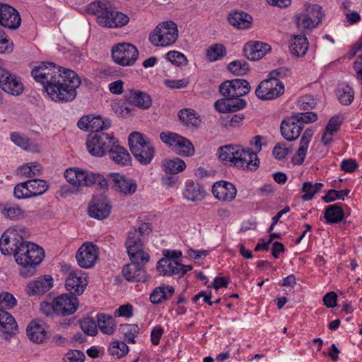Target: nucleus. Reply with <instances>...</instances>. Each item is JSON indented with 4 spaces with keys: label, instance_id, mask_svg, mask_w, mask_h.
Instances as JSON below:
<instances>
[{
    "label": "nucleus",
    "instance_id": "1",
    "mask_svg": "<svg viewBox=\"0 0 362 362\" xmlns=\"http://www.w3.org/2000/svg\"><path fill=\"white\" fill-rule=\"evenodd\" d=\"M31 75L40 83L52 100L58 102L73 100L81 79L72 70L64 69L54 63L42 62L33 66Z\"/></svg>",
    "mask_w": 362,
    "mask_h": 362
},
{
    "label": "nucleus",
    "instance_id": "2",
    "mask_svg": "<svg viewBox=\"0 0 362 362\" xmlns=\"http://www.w3.org/2000/svg\"><path fill=\"white\" fill-rule=\"evenodd\" d=\"M218 158L224 163H231L233 166L250 170H256L259 160L256 152L245 150L238 145H226L218 149Z\"/></svg>",
    "mask_w": 362,
    "mask_h": 362
},
{
    "label": "nucleus",
    "instance_id": "3",
    "mask_svg": "<svg viewBox=\"0 0 362 362\" xmlns=\"http://www.w3.org/2000/svg\"><path fill=\"white\" fill-rule=\"evenodd\" d=\"M64 177L68 182L74 186L87 187L95 185L101 189H107L108 181L101 174L71 168L66 170Z\"/></svg>",
    "mask_w": 362,
    "mask_h": 362
},
{
    "label": "nucleus",
    "instance_id": "4",
    "mask_svg": "<svg viewBox=\"0 0 362 362\" xmlns=\"http://www.w3.org/2000/svg\"><path fill=\"white\" fill-rule=\"evenodd\" d=\"M129 144L132 153L141 165H148L151 162L155 156V150L143 134L137 132L131 133Z\"/></svg>",
    "mask_w": 362,
    "mask_h": 362
},
{
    "label": "nucleus",
    "instance_id": "5",
    "mask_svg": "<svg viewBox=\"0 0 362 362\" xmlns=\"http://www.w3.org/2000/svg\"><path fill=\"white\" fill-rule=\"evenodd\" d=\"M118 141L112 134L104 132L90 134L86 139V146L90 155L95 157H103L109 153L111 147Z\"/></svg>",
    "mask_w": 362,
    "mask_h": 362
},
{
    "label": "nucleus",
    "instance_id": "6",
    "mask_svg": "<svg viewBox=\"0 0 362 362\" xmlns=\"http://www.w3.org/2000/svg\"><path fill=\"white\" fill-rule=\"evenodd\" d=\"M177 37V26L170 21L160 23L149 35L150 42L155 46L160 47L173 45Z\"/></svg>",
    "mask_w": 362,
    "mask_h": 362
},
{
    "label": "nucleus",
    "instance_id": "7",
    "mask_svg": "<svg viewBox=\"0 0 362 362\" xmlns=\"http://www.w3.org/2000/svg\"><path fill=\"white\" fill-rule=\"evenodd\" d=\"M44 257V251L35 243L23 241L20 244L15 260L23 267H33L40 264Z\"/></svg>",
    "mask_w": 362,
    "mask_h": 362
},
{
    "label": "nucleus",
    "instance_id": "8",
    "mask_svg": "<svg viewBox=\"0 0 362 362\" xmlns=\"http://www.w3.org/2000/svg\"><path fill=\"white\" fill-rule=\"evenodd\" d=\"M324 16L321 6L308 4L302 12L296 16V23L299 30L306 33L316 28Z\"/></svg>",
    "mask_w": 362,
    "mask_h": 362
},
{
    "label": "nucleus",
    "instance_id": "9",
    "mask_svg": "<svg viewBox=\"0 0 362 362\" xmlns=\"http://www.w3.org/2000/svg\"><path fill=\"white\" fill-rule=\"evenodd\" d=\"M284 93V85L280 80L267 78L257 86L255 95L262 100H271L280 97Z\"/></svg>",
    "mask_w": 362,
    "mask_h": 362
},
{
    "label": "nucleus",
    "instance_id": "10",
    "mask_svg": "<svg viewBox=\"0 0 362 362\" xmlns=\"http://www.w3.org/2000/svg\"><path fill=\"white\" fill-rule=\"evenodd\" d=\"M139 52L135 46L129 43H121L112 48V57L121 66H132L136 61Z\"/></svg>",
    "mask_w": 362,
    "mask_h": 362
},
{
    "label": "nucleus",
    "instance_id": "11",
    "mask_svg": "<svg viewBox=\"0 0 362 362\" xmlns=\"http://www.w3.org/2000/svg\"><path fill=\"white\" fill-rule=\"evenodd\" d=\"M251 87L245 79H233L223 82L219 86V92L223 97L241 98L250 91Z\"/></svg>",
    "mask_w": 362,
    "mask_h": 362
},
{
    "label": "nucleus",
    "instance_id": "12",
    "mask_svg": "<svg viewBox=\"0 0 362 362\" xmlns=\"http://www.w3.org/2000/svg\"><path fill=\"white\" fill-rule=\"evenodd\" d=\"M23 238L18 234L16 228H8L0 238V250L4 255H10L17 253L20 244L23 243Z\"/></svg>",
    "mask_w": 362,
    "mask_h": 362
},
{
    "label": "nucleus",
    "instance_id": "13",
    "mask_svg": "<svg viewBox=\"0 0 362 362\" xmlns=\"http://www.w3.org/2000/svg\"><path fill=\"white\" fill-rule=\"evenodd\" d=\"M112 210L110 200L103 194L93 196L88 204V212L90 217L103 220L109 216Z\"/></svg>",
    "mask_w": 362,
    "mask_h": 362
},
{
    "label": "nucleus",
    "instance_id": "14",
    "mask_svg": "<svg viewBox=\"0 0 362 362\" xmlns=\"http://www.w3.org/2000/svg\"><path fill=\"white\" fill-rule=\"evenodd\" d=\"M108 177L111 188L116 192L124 196H131L136 192L138 186L134 180L119 173H110Z\"/></svg>",
    "mask_w": 362,
    "mask_h": 362
},
{
    "label": "nucleus",
    "instance_id": "15",
    "mask_svg": "<svg viewBox=\"0 0 362 362\" xmlns=\"http://www.w3.org/2000/svg\"><path fill=\"white\" fill-rule=\"evenodd\" d=\"M78 306V298L67 293L55 298L52 303L53 311L62 316L74 314L77 310Z\"/></svg>",
    "mask_w": 362,
    "mask_h": 362
},
{
    "label": "nucleus",
    "instance_id": "16",
    "mask_svg": "<svg viewBox=\"0 0 362 362\" xmlns=\"http://www.w3.org/2000/svg\"><path fill=\"white\" fill-rule=\"evenodd\" d=\"M21 18L18 11L8 4L0 3V25L11 30L21 25Z\"/></svg>",
    "mask_w": 362,
    "mask_h": 362
},
{
    "label": "nucleus",
    "instance_id": "17",
    "mask_svg": "<svg viewBox=\"0 0 362 362\" xmlns=\"http://www.w3.org/2000/svg\"><path fill=\"white\" fill-rule=\"evenodd\" d=\"M76 258L81 267H92L98 259V250L96 246L92 243H85L78 250Z\"/></svg>",
    "mask_w": 362,
    "mask_h": 362
},
{
    "label": "nucleus",
    "instance_id": "18",
    "mask_svg": "<svg viewBox=\"0 0 362 362\" xmlns=\"http://www.w3.org/2000/svg\"><path fill=\"white\" fill-rule=\"evenodd\" d=\"M78 127L84 131L90 132V134L103 132L110 127V121H104L100 116L87 115L82 117L77 123Z\"/></svg>",
    "mask_w": 362,
    "mask_h": 362
},
{
    "label": "nucleus",
    "instance_id": "19",
    "mask_svg": "<svg viewBox=\"0 0 362 362\" xmlns=\"http://www.w3.org/2000/svg\"><path fill=\"white\" fill-rule=\"evenodd\" d=\"M150 231V225L148 223H143L137 229L129 231L125 243L127 253L144 249L141 238L144 233H148Z\"/></svg>",
    "mask_w": 362,
    "mask_h": 362
},
{
    "label": "nucleus",
    "instance_id": "20",
    "mask_svg": "<svg viewBox=\"0 0 362 362\" xmlns=\"http://www.w3.org/2000/svg\"><path fill=\"white\" fill-rule=\"evenodd\" d=\"M303 129L302 124L299 123L298 118L293 116L283 120L281 124V135L288 141L297 139Z\"/></svg>",
    "mask_w": 362,
    "mask_h": 362
},
{
    "label": "nucleus",
    "instance_id": "21",
    "mask_svg": "<svg viewBox=\"0 0 362 362\" xmlns=\"http://www.w3.org/2000/svg\"><path fill=\"white\" fill-rule=\"evenodd\" d=\"M212 192L220 201L231 202L236 197L237 189L233 184L221 180L214 184Z\"/></svg>",
    "mask_w": 362,
    "mask_h": 362
},
{
    "label": "nucleus",
    "instance_id": "22",
    "mask_svg": "<svg viewBox=\"0 0 362 362\" xmlns=\"http://www.w3.org/2000/svg\"><path fill=\"white\" fill-rule=\"evenodd\" d=\"M26 334L35 344H42L47 338L45 324L40 320H32L27 326Z\"/></svg>",
    "mask_w": 362,
    "mask_h": 362
},
{
    "label": "nucleus",
    "instance_id": "23",
    "mask_svg": "<svg viewBox=\"0 0 362 362\" xmlns=\"http://www.w3.org/2000/svg\"><path fill=\"white\" fill-rule=\"evenodd\" d=\"M270 49L268 44L252 41L245 44L243 54L249 60L256 61L262 59Z\"/></svg>",
    "mask_w": 362,
    "mask_h": 362
},
{
    "label": "nucleus",
    "instance_id": "24",
    "mask_svg": "<svg viewBox=\"0 0 362 362\" xmlns=\"http://www.w3.org/2000/svg\"><path fill=\"white\" fill-rule=\"evenodd\" d=\"M53 279L49 275L41 276L35 281L29 282L26 286V291L28 296H34L42 295L48 291L53 286Z\"/></svg>",
    "mask_w": 362,
    "mask_h": 362
},
{
    "label": "nucleus",
    "instance_id": "25",
    "mask_svg": "<svg viewBox=\"0 0 362 362\" xmlns=\"http://www.w3.org/2000/svg\"><path fill=\"white\" fill-rule=\"evenodd\" d=\"M0 329L6 340L18 333V325L14 317L8 312L0 309Z\"/></svg>",
    "mask_w": 362,
    "mask_h": 362
},
{
    "label": "nucleus",
    "instance_id": "26",
    "mask_svg": "<svg viewBox=\"0 0 362 362\" xmlns=\"http://www.w3.org/2000/svg\"><path fill=\"white\" fill-rule=\"evenodd\" d=\"M87 286V281L85 277L78 275L74 272L69 273L65 282L66 289L71 296L81 295Z\"/></svg>",
    "mask_w": 362,
    "mask_h": 362
},
{
    "label": "nucleus",
    "instance_id": "27",
    "mask_svg": "<svg viewBox=\"0 0 362 362\" xmlns=\"http://www.w3.org/2000/svg\"><path fill=\"white\" fill-rule=\"evenodd\" d=\"M122 274L127 281L131 282H146L149 278L144 267L131 263L123 267Z\"/></svg>",
    "mask_w": 362,
    "mask_h": 362
},
{
    "label": "nucleus",
    "instance_id": "28",
    "mask_svg": "<svg viewBox=\"0 0 362 362\" xmlns=\"http://www.w3.org/2000/svg\"><path fill=\"white\" fill-rule=\"evenodd\" d=\"M313 131L307 129L303 134L300 141V146L296 153L292 158V162L294 165H301L305 160L309 143L313 137Z\"/></svg>",
    "mask_w": 362,
    "mask_h": 362
},
{
    "label": "nucleus",
    "instance_id": "29",
    "mask_svg": "<svg viewBox=\"0 0 362 362\" xmlns=\"http://www.w3.org/2000/svg\"><path fill=\"white\" fill-rule=\"evenodd\" d=\"M342 121L341 115H334L329 120L321 139L324 145L327 146L332 141V136L339 130Z\"/></svg>",
    "mask_w": 362,
    "mask_h": 362
},
{
    "label": "nucleus",
    "instance_id": "30",
    "mask_svg": "<svg viewBox=\"0 0 362 362\" xmlns=\"http://www.w3.org/2000/svg\"><path fill=\"white\" fill-rule=\"evenodd\" d=\"M290 45V51L292 54L296 57L304 56L308 49V41L305 36V33L295 35Z\"/></svg>",
    "mask_w": 362,
    "mask_h": 362
},
{
    "label": "nucleus",
    "instance_id": "31",
    "mask_svg": "<svg viewBox=\"0 0 362 362\" xmlns=\"http://www.w3.org/2000/svg\"><path fill=\"white\" fill-rule=\"evenodd\" d=\"M109 154L110 158L116 163L120 165H126L131 160L130 154L122 146L115 143L111 147Z\"/></svg>",
    "mask_w": 362,
    "mask_h": 362
},
{
    "label": "nucleus",
    "instance_id": "32",
    "mask_svg": "<svg viewBox=\"0 0 362 362\" xmlns=\"http://www.w3.org/2000/svg\"><path fill=\"white\" fill-rule=\"evenodd\" d=\"M98 328L105 334H112L116 329V322L112 316L105 313L97 315Z\"/></svg>",
    "mask_w": 362,
    "mask_h": 362
},
{
    "label": "nucleus",
    "instance_id": "33",
    "mask_svg": "<svg viewBox=\"0 0 362 362\" xmlns=\"http://www.w3.org/2000/svg\"><path fill=\"white\" fill-rule=\"evenodd\" d=\"M179 262L170 259L169 257H163L157 263V269L160 274L172 276L179 274Z\"/></svg>",
    "mask_w": 362,
    "mask_h": 362
},
{
    "label": "nucleus",
    "instance_id": "34",
    "mask_svg": "<svg viewBox=\"0 0 362 362\" xmlns=\"http://www.w3.org/2000/svg\"><path fill=\"white\" fill-rule=\"evenodd\" d=\"M252 17L245 12H233L229 14L228 21L233 26L239 29L248 28L251 25Z\"/></svg>",
    "mask_w": 362,
    "mask_h": 362
},
{
    "label": "nucleus",
    "instance_id": "35",
    "mask_svg": "<svg viewBox=\"0 0 362 362\" xmlns=\"http://www.w3.org/2000/svg\"><path fill=\"white\" fill-rule=\"evenodd\" d=\"M128 102L144 110L148 109L152 103L151 97L140 91H132L128 98Z\"/></svg>",
    "mask_w": 362,
    "mask_h": 362
},
{
    "label": "nucleus",
    "instance_id": "36",
    "mask_svg": "<svg viewBox=\"0 0 362 362\" xmlns=\"http://www.w3.org/2000/svg\"><path fill=\"white\" fill-rule=\"evenodd\" d=\"M175 289L173 286H159L156 288L150 295V300L153 304L160 303L173 295Z\"/></svg>",
    "mask_w": 362,
    "mask_h": 362
},
{
    "label": "nucleus",
    "instance_id": "37",
    "mask_svg": "<svg viewBox=\"0 0 362 362\" xmlns=\"http://www.w3.org/2000/svg\"><path fill=\"white\" fill-rule=\"evenodd\" d=\"M2 90L11 95L18 96L23 93L24 88L20 78L11 74L9 81L3 85Z\"/></svg>",
    "mask_w": 362,
    "mask_h": 362
},
{
    "label": "nucleus",
    "instance_id": "38",
    "mask_svg": "<svg viewBox=\"0 0 362 362\" xmlns=\"http://www.w3.org/2000/svg\"><path fill=\"white\" fill-rule=\"evenodd\" d=\"M204 188L199 183L189 182L186 185L184 196L189 201L196 202L204 198Z\"/></svg>",
    "mask_w": 362,
    "mask_h": 362
},
{
    "label": "nucleus",
    "instance_id": "39",
    "mask_svg": "<svg viewBox=\"0 0 362 362\" xmlns=\"http://www.w3.org/2000/svg\"><path fill=\"white\" fill-rule=\"evenodd\" d=\"M344 217V211L337 204L327 206L325 211V218L327 223H338Z\"/></svg>",
    "mask_w": 362,
    "mask_h": 362
},
{
    "label": "nucleus",
    "instance_id": "40",
    "mask_svg": "<svg viewBox=\"0 0 362 362\" xmlns=\"http://www.w3.org/2000/svg\"><path fill=\"white\" fill-rule=\"evenodd\" d=\"M163 169L166 173L177 174L186 168L185 163L179 158L174 159L165 160L163 162Z\"/></svg>",
    "mask_w": 362,
    "mask_h": 362
},
{
    "label": "nucleus",
    "instance_id": "41",
    "mask_svg": "<svg viewBox=\"0 0 362 362\" xmlns=\"http://www.w3.org/2000/svg\"><path fill=\"white\" fill-rule=\"evenodd\" d=\"M180 119L187 127H197L200 124V119L197 113L192 109H183L178 114Z\"/></svg>",
    "mask_w": 362,
    "mask_h": 362
},
{
    "label": "nucleus",
    "instance_id": "42",
    "mask_svg": "<svg viewBox=\"0 0 362 362\" xmlns=\"http://www.w3.org/2000/svg\"><path fill=\"white\" fill-rule=\"evenodd\" d=\"M11 140L16 145L26 151H35L37 148V145L33 144L28 137L18 132L11 134Z\"/></svg>",
    "mask_w": 362,
    "mask_h": 362
},
{
    "label": "nucleus",
    "instance_id": "43",
    "mask_svg": "<svg viewBox=\"0 0 362 362\" xmlns=\"http://www.w3.org/2000/svg\"><path fill=\"white\" fill-rule=\"evenodd\" d=\"M226 47L222 44H214L206 49V57L210 62H215L226 55Z\"/></svg>",
    "mask_w": 362,
    "mask_h": 362
},
{
    "label": "nucleus",
    "instance_id": "44",
    "mask_svg": "<svg viewBox=\"0 0 362 362\" xmlns=\"http://www.w3.org/2000/svg\"><path fill=\"white\" fill-rule=\"evenodd\" d=\"M337 98L341 104L350 105L354 97V90L348 85H341L337 90Z\"/></svg>",
    "mask_w": 362,
    "mask_h": 362
},
{
    "label": "nucleus",
    "instance_id": "45",
    "mask_svg": "<svg viewBox=\"0 0 362 362\" xmlns=\"http://www.w3.org/2000/svg\"><path fill=\"white\" fill-rule=\"evenodd\" d=\"M323 185L322 183L317 182L315 184H313L310 182H305L302 186V192L303 194L302 196V199L303 201H309L311 200L315 194H317L322 187Z\"/></svg>",
    "mask_w": 362,
    "mask_h": 362
},
{
    "label": "nucleus",
    "instance_id": "46",
    "mask_svg": "<svg viewBox=\"0 0 362 362\" xmlns=\"http://www.w3.org/2000/svg\"><path fill=\"white\" fill-rule=\"evenodd\" d=\"M27 183L32 197L42 194L47 190L49 187L45 180L40 179L28 180Z\"/></svg>",
    "mask_w": 362,
    "mask_h": 362
},
{
    "label": "nucleus",
    "instance_id": "47",
    "mask_svg": "<svg viewBox=\"0 0 362 362\" xmlns=\"http://www.w3.org/2000/svg\"><path fill=\"white\" fill-rule=\"evenodd\" d=\"M228 69L236 76H243L250 70L248 64L245 61L242 60H235L229 63Z\"/></svg>",
    "mask_w": 362,
    "mask_h": 362
},
{
    "label": "nucleus",
    "instance_id": "48",
    "mask_svg": "<svg viewBox=\"0 0 362 362\" xmlns=\"http://www.w3.org/2000/svg\"><path fill=\"white\" fill-rule=\"evenodd\" d=\"M131 264H139L141 267H144L146 264L149 262L150 256L148 253L144 251V249H140L137 252L133 251L131 253H128Z\"/></svg>",
    "mask_w": 362,
    "mask_h": 362
},
{
    "label": "nucleus",
    "instance_id": "49",
    "mask_svg": "<svg viewBox=\"0 0 362 362\" xmlns=\"http://www.w3.org/2000/svg\"><path fill=\"white\" fill-rule=\"evenodd\" d=\"M110 354L116 356L117 358L126 356L129 352V347L124 342L118 341L112 342L109 347Z\"/></svg>",
    "mask_w": 362,
    "mask_h": 362
},
{
    "label": "nucleus",
    "instance_id": "50",
    "mask_svg": "<svg viewBox=\"0 0 362 362\" xmlns=\"http://www.w3.org/2000/svg\"><path fill=\"white\" fill-rule=\"evenodd\" d=\"M160 140L168 146L177 148V145L181 139V136L173 132H163L160 134Z\"/></svg>",
    "mask_w": 362,
    "mask_h": 362
},
{
    "label": "nucleus",
    "instance_id": "51",
    "mask_svg": "<svg viewBox=\"0 0 362 362\" xmlns=\"http://www.w3.org/2000/svg\"><path fill=\"white\" fill-rule=\"evenodd\" d=\"M120 329L124 336V339L127 340L129 343L135 344L134 338L139 331L137 325L126 324L122 325Z\"/></svg>",
    "mask_w": 362,
    "mask_h": 362
},
{
    "label": "nucleus",
    "instance_id": "52",
    "mask_svg": "<svg viewBox=\"0 0 362 362\" xmlns=\"http://www.w3.org/2000/svg\"><path fill=\"white\" fill-rule=\"evenodd\" d=\"M177 148H180L179 154L184 156H192L194 153V148L192 142L181 136V139L179 141Z\"/></svg>",
    "mask_w": 362,
    "mask_h": 362
},
{
    "label": "nucleus",
    "instance_id": "53",
    "mask_svg": "<svg viewBox=\"0 0 362 362\" xmlns=\"http://www.w3.org/2000/svg\"><path fill=\"white\" fill-rule=\"evenodd\" d=\"M81 329L88 335L95 336L98 334V325L91 317H86L81 321Z\"/></svg>",
    "mask_w": 362,
    "mask_h": 362
},
{
    "label": "nucleus",
    "instance_id": "54",
    "mask_svg": "<svg viewBox=\"0 0 362 362\" xmlns=\"http://www.w3.org/2000/svg\"><path fill=\"white\" fill-rule=\"evenodd\" d=\"M114 11H111L107 8H105V11L97 17L98 23L104 28H112L110 24L113 23Z\"/></svg>",
    "mask_w": 362,
    "mask_h": 362
},
{
    "label": "nucleus",
    "instance_id": "55",
    "mask_svg": "<svg viewBox=\"0 0 362 362\" xmlns=\"http://www.w3.org/2000/svg\"><path fill=\"white\" fill-rule=\"evenodd\" d=\"M350 192V190L348 189H342V190H335L330 189L327 192V193L322 197V199L326 203H329L334 202L337 199H344V196H347Z\"/></svg>",
    "mask_w": 362,
    "mask_h": 362
},
{
    "label": "nucleus",
    "instance_id": "56",
    "mask_svg": "<svg viewBox=\"0 0 362 362\" xmlns=\"http://www.w3.org/2000/svg\"><path fill=\"white\" fill-rule=\"evenodd\" d=\"M166 59L172 64L180 66L187 64V57L181 52L177 51H170L165 54Z\"/></svg>",
    "mask_w": 362,
    "mask_h": 362
},
{
    "label": "nucleus",
    "instance_id": "57",
    "mask_svg": "<svg viewBox=\"0 0 362 362\" xmlns=\"http://www.w3.org/2000/svg\"><path fill=\"white\" fill-rule=\"evenodd\" d=\"M245 119L242 113L227 116L223 119L222 124L226 128H235L238 127Z\"/></svg>",
    "mask_w": 362,
    "mask_h": 362
},
{
    "label": "nucleus",
    "instance_id": "58",
    "mask_svg": "<svg viewBox=\"0 0 362 362\" xmlns=\"http://www.w3.org/2000/svg\"><path fill=\"white\" fill-rule=\"evenodd\" d=\"M17 303L15 297L8 292L0 293V309H9L14 307Z\"/></svg>",
    "mask_w": 362,
    "mask_h": 362
},
{
    "label": "nucleus",
    "instance_id": "59",
    "mask_svg": "<svg viewBox=\"0 0 362 362\" xmlns=\"http://www.w3.org/2000/svg\"><path fill=\"white\" fill-rule=\"evenodd\" d=\"M13 193L14 196L19 199L32 197L27 181L16 185Z\"/></svg>",
    "mask_w": 362,
    "mask_h": 362
},
{
    "label": "nucleus",
    "instance_id": "60",
    "mask_svg": "<svg viewBox=\"0 0 362 362\" xmlns=\"http://www.w3.org/2000/svg\"><path fill=\"white\" fill-rule=\"evenodd\" d=\"M129 22V18L127 15L122 12L115 11L113 15V23L110 24V25L112 28H121L126 25Z\"/></svg>",
    "mask_w": 362,
    "mask_h": 362
},
{
    "label": "nucleus",
    "instance_id": "61",
    "mask_svg": "<svg viewBox=\"0 0 362 362\" xmlns=\"http://www.w3.org/2000/svg\"><path fill=\"white\" fill-rule=\"evenodd\" d=\"M2 213L5 217L11 220H17L23 217L22 210L18 206L6 207Z\"/></svg>",
    "mask_w": 362,
    "mask_h": 362
},
{
    "label": "nucleus",
    "instance_id": "62",
    "mask_svg": "<svg viewBox=\"0 0 362 362\" xmlns=\"http://www.w3.org/2000/svg\"><path fill=\"white\" fill-rule=\"evenodd\" d=\"M230 112H237L245 107L247 102L240 98L228 97Z\"/></svg>",
    "mask_w": 362,
    "mask_h": 362
},
{
    "label": "nucleus",
    "instance_id": "63",
    "mask_svg": "<svg viewBox=\"0 0 362 362\" xmlns=\"http://www.w3.org/2000/svg\"><path fill=\"white\" fill-rule=\"evenodd\" d=\"M290 152H291V149L282 144H277L273 149V155L278 160L285 158Z\"/></svg>",
    "mask_w": 362,
    "mask_h": 362
},
{
    "label": "nucleus",
    "instance_id": "64",
    "mask_svg": "<svg viewBox=\"0 0 362 362\" xmlns=\"http://www.w3.org/2000/svg\"><path fill=\"white\" fill-rule=\"evenodd\" d=\"M293 117L298 118L299 123L302 124L303 128L304 127V124L315 122L317 119V115L313 112L298 113L296 115H293Z\"/></svg>",
    "mask_w": 362,
    "mask_h": 362
}]
</instances>
